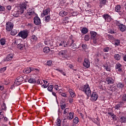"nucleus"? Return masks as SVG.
<instances>
[{"label": "nucleus", "instance_id": "1", "mask_svg": "<svg viewBox=\"0 0 126 126\" xmlns=\"http://www.w3.org/2000/svg\"><path fill=\"white\" fill-rule=\"evenodd\" d=\"M59 56L64 60H70V54L66 50H63L59 52Z\"/></svg>", "mask_w": 126, "mask_h": 126}, {"label": "nucleus", "instance_id": "2", "mask_svg": "<svg viewBox=\"0 0 126 126\" xmlns=\"http://www.w3.org/2000/svg\"><path fill=\"white\" fill-rule=\"evenodd\" d=\"M81 90L84 92L88 96L91 95V90H90V87H89V84H86L83 87L81 88Z\"/></svg>", "mask_w": 126, "mask_h": 126}, {"label": "nucleus", "instance_id": "3", "mask_svg": "<svg viewBox=\"0 0 126 126\" xmlns=\"http://www.w3.org/2000/svg\"><path fill=\"white\" fill-rule=\"evenodd\" d=\"M28 33L26 30L22 31L18 33V36L21 37L22 39H26L28 37Z\"/></svg>", "mask_w": 126, "mask_h": 126}, {"label": "nucleus", "instance_id": "4", "mask_svg": "<svg viewBox=\"0 0 126 126\" xmlns=\"http://www.w3.org/2000/svg\"><path fill=\"white\" fill-rule=\"evenodd\" d=\"M90 34L91 35V39L93 40L94 44L97 43V32L94 31H91Z\"/></svg>", "mask_w": 126, "mask_h": 126}, {"label": "nucleus", "instance_id": "5", "mask_svg": "<svg viewBox=\"0 0 126 126\" xmlns=\"http://www.w3.org/2000/svg\"><path fill=\"white\" fill-rule=\"evenodd\" d=\"M13 29V23L11 22H8L6 24V30L8 32H10Z\"/></svg>", "mask_w": 126, "mask_h": 126}, {"label": "nucleus", "instance_id": "6", "mask_svg": "<svg viewBox=\"0 0 126 126\" xmlns=\"http://www.w3.org/2000/svg\"><path fill=\"white\" fill-rule=\"evenodd\" d=\"M27 7V3L25 2H23L20 5V13L21 14L24 12V9H26Z\"/></svg>", "mask_w": 126, "mask_h": 126}, {"label": "nucleus", "instance_id": "7", "mask_svg": "<svg viewBox=\"0 0 126 126\" xmlns=\"http://www.w3.org/2000/svg\"><path fill=\"white\" fill-rule=\"evenodd\" d=\"M115 10L116 12H118L120 15H122L123 12H124V10L122 9L120 5L116 6Z\"/></svg>", "mask_w": 126, "mask_h": 126}, {"label": "nucleus", "instance_id": "8", "mask_svg": "<svg viewBox=\"0 0 126 126\" xmlns=\"http://www.w3.org/2000/svg\"><path fill=\"white\" fill-rule=\"evenodd\" d=\"M116 71L122 72L123 71V66L120 63H117L115 66Z\"/></svg>", "mask_w": 126, "mask_h": 126}, {"label": "nucleus", "instance_id": "9", "mask_svg": "<svg viewBox=\"0 0 126 126\" xmlns=\"http://www.w3.org/2000/svg\"><path fill=\"white\" fill-rule=\"evenodd\" d=\"M102 16L106 22H110L112 20V17L108 14H104Z\"/></svg>", "mask_w": 126, "mask_h": 126}, {"label": "nucleus", "instance_id": "10", "mask_svg": "<svg viewBox=\"0 0 126 126\" xmlns=\"http://www.w3.org/2000/svg\"><path fill=\"white\" fill-rule=\"evenodd\" d=\"M83 65L85 67H87V68L90 67V62L89 61V59L87 58L85 59Z\"/></svg>", "mask_w": 126, "mask_h": 126}, {"label": "nucleus", "instance_id": "11", "mask_svg": "<svg viewBox=\"0 0 126 126\" xmlns=\"http://www.w3.org/2000/svg\"><path fill=\"white\" fill-rule=\"evenodd\" d=\"M33 20L34 23L35 24V25H40V24H41V20L38 17H35L33 19Z\"/></svg>", "mask_w": 126, "mask_h": 126}, {"label": "nucleus", "instance_id": "12", "mask_svg": "<svg viewBox=\"0 0 126 126\" xmlns=\"http://www.w3.org/2000/svg\"><path fill=\"white\" fill-rule=\"evenodd\" d=\"M12 59H13V54H8L6 58L3 60V62H9V61H11Z\"/></svg>", "mask_w": 126, "mask_h": 126}, {"label": "nucleus", "instance_id": "13", "mask_svg": "<svg viewBox=\"0 0 126 126\" xmlns=\"http://www.w3.org/2000/svg\"><path fill=\"white\" fill-rule=\"evenodd\" d=\"M22 81H23V77H18L17 78V80L15 82V84H16L17 85H20Z\"/></svg>", "mask_w": 126, "mask_h": 126}, {"label": "nucleus", "instance_id": "14", "mask_svg": "<svg viewBox=\"0 0 126 126\" xmlns=\"http://www.w3.org/2000/svg\"><path fill=\"white\" fill-rule=\"evenodd\" d=\"M50 11H51V9L50 8H47L45 10H43V13H41L42 17H44L45 15H48V14L50 13Z\"/></svg>", "mask_w": 126, "mask_h": 126}, {"label": "nucleus", "instance_id": "15", "mask_svg": "<svg viewBox=\"0 0 126 126\" xmlns=\"http://www.w3.org/2000/svg\"><path fill=\"white\" fill-rule=\"evenodd\" d=\"M98 99V94L96 93H93L91 95V100L92 101H96Z\"/></svg>", "mask_w": 126, "mask_h": 126}, {"label": "nucleus", "instance_id": "16", "mask_svg": "<svg viewBox=\"0 0 126 126\" xmlns=\"http://www.w3.org/2000/svg\"><path fill=\"white\" fill-rule=\"evenodd\" d=\"M106 81L107 84H114V79L111 77H108L107 78H106Z\"/></svg>", "mask_w": 126, "mask_h": 126}, {"label": "nucleus", "instance_id": "17", "mask_svg": "<svg viewBox=\"0 0 126 126\" xmlns=\"http://www.w3.org/2000/svg\"><path fill=\"white\" fill-rule=\"evenodd\" d=\"M59 15L62 16V17H64V16H66V15H67V12L64 10L61 11L59 13Z\"/></svg>", "mask_w": 126, "mask_h": 126}, {"label": "nucleus", "instance_id": "18", "mask_svg": "<svg viewBox=\"0 0 126 126\" xmlns=\"http://www.w3.org/2000/svg\"><path fill=\"white\" fill-rule=\"evenodd\" d=\"M68 19L69 18L68 17H65L63 18V21L62 22V24H63V25H65L66 23H68V22H69V21H68Z\"/></svg>", "mask_w": 126, "mask_h": 126}, {"label": "nucleus", "instance_id": "19", "mask_svg": "<svg viewBox=\"0 0 126 126\" xmlns=\"http://www.w3.org/2000/svg\"><path fill=\"white\" fill-rule=\"evenodd\" d=\"M69 93L72 98H74V97H75V93H74V91H73V90H72L71 89H69Z\"/></svg>", "mask_w": 126, "mask_h": 126}, {"label": "nucleus", "instance_id": "20", "mask_svg": "<svg viewBox=\"0 0 126 126\" xmlns=\"http://www.w3.org/2000/svg\"><path fill=\"white\" fill-rule=\"evenodd\" d=\"M119 28L122 32H125L126 31V26L124 24H121Z\"/></svg>", "mask_w": 126, "mask_h": 126}, {"label": "nucleus", "instance_id": "21", "mask_svg": "<svg viewBox=\"0 0 126 126\" xmlns=\"http://www.w3.org/2000/svg\"><path fill=\"white\" fill-rule=\"evenodd\" d=\"M19 12H20V11H13L12 13L14 17H18L19 16Z\"/></svg>", "mask_w": 126, "mask_h": 126}, {"label": "nucleus", "instance_id": "22", "mask_svg": "<svg viewBox=\"0 0 126 126\" xmlns=\"http://www.w3.org/2000/svg\"><path fill=\"white\" fill-rule=\"evenodd\" d=\"M123 104H124V103L123 102L119 103L117 104L116 105H115V106L114 107L115 110H119V109H120V108H121V107L123 106Z\"/></svg>", "mask_w": 126, "mask_h": 126}, {"label": "nucleus", "instance_id": "23", "mask_svg": "<svg viewBox=\"0 0 126 126\" xmlns=\"http://www.w3.org/2000/svg\"><path fill=\"white\" fill-rule=\"evenodd\" d=\"M124 84L123 83L119 82L117 84V87L118 89H121L123 90V88H124Z\"/></svg>", "mask_w": 126, "mask_h": 126}, {"label": "nucleus", "instance_id": "24", "mask_svg": "<svg viewBox=\"0 0 126 126\" xmlns=\"http://www.w3.org/2000/svg\"><path fill=\"white\" fill-rule=\"evenodd\" d=\"M24 73H30L31 72V69L30 67L26 68L23 70Z\"/></svg>", "mask_w": 126, "mask_h": 126}, {"label": "nucleus", "instance_id": "25", "mask_svg": "<svg viewBox=\"0 0 126 126\" xmlns=\"http://www.w3.org/2000/svg\"><path fill=\"white\" fill-rule=\"evenodd\" d=\"M69 42L71 43L70 47H71V48H73V47L75 48V47H76V45L73 43H74V40H73L72 38L69 39Z\"/></svg>", "mask_w": 126, "mask_h": 126}, {"label": "nucleus", "instance_id": "26", "mask_svg": "<svg viewBox=\"0 0 126 126\" xmlns=\"http://www.w3.org/2000/svg\"><path fill=\"white\" fill-rule=\"evenodd\" d=\"M59 46H62V47H64V48H66V47H67V44H66V42L64 41H62L59 44Z\"/></svg>", "mask_w": 126, "mask_h": 126}, {"label": "nucleus", "instance_id": "27", "mask_svg": "<svg viewBox=\"0 0 126 126\" xmlns=\"http://www.w3.org/2000/svg\"><path fill=\"white\" fill-rule=\"evenodd\" d=\"M104 68L107 71H111V64H109L108 65H105Z\"/></svg>", "mask_w": 126, "mask_h": 126}, {"label": "nucleus", "instance_id": "28", "mask_svg": "<svg viewBox=\"0 0 126 126\" xmlns=\"http://www.w3.org/2000/svg\"><path fill=\"white\" fill-rule=\"evenodd\" d=\"M53 88L54 89H56V91H58V90H61L62 89V87L59 86V85L56 84L53 86Z\"/></svg>", "mask_w": 126, "mask_h": 126}, {"label": "nucleus", "instance_id": "29", "mask_svg": "<svg viewBox=\"0 0 126 126\" xmlns=\"http://www.w3.org/2000/svg\"><path fill=\"white\" fill-rule=\"evenodd\" d=\"M114 59L116 61H120L121 60V55L119 54H115L114 55Z\"/></svg>", "mask_w": 126, "mask_h": 126}, {"label": "nucleus", "instance_id": "30", "mask_svg": "<svg viewBox=\"0 0 126 126\" xmlns=\"http://www.w3.org/2000/svg\"><path fill=\"white\" fill-rule=\"evenodd\" d=\"M120 121L121 123H126V117H124V116L121 117L120 118Z\"/></svg>", "mask_w": 126, "mask_h": 126}, {"label": "nucleus", "instance_id": "31", "mask_svg": "<svg viewBox=\"0 0 126 126\" xmlns=\"http://www.w3.org/2000/svg\"><path fill=\"white\" fill-rule=\"evenodd\" d=\"M17 34V30H13L11 32V35L12 36H15Z\"/></svg>", "mask_w": 126, "mask_h": 126}, {"label": "nucleus", "instance_id": "32", "mask_svg": "<svg viewBox=\"0 0 126 126\" xmlns=\"http://www.w3.org/2000/svg\"><path fill=\"white\" fill-rule=\"evenodd\" d=\"M73 124H75V125H77V124L78 123H79V119H78V118L77 117H75L74 119H73Z\"/></svg>", "mask_w": 126, "mask_h": 126}, {"label": "nucleus", "instance_id": "33", "mask_svg": "<svg viewBox=\"0 0 126 126\" xmlns=\"http://www.w3.org/2000/svg\"><path fill=\"white\" fill-rule=\"evenodd\" d=\"M28 81L30 83H36V80L32 78H31L30 79H29Z\"/></svg>", "mask_w": 126, "mask_h": 126}, {"label": "nucleus", "instance_id": "34", "mask_svg": "<svg viewBox=\"0 0 126 126\" xmlns=\"http://www.w3.org/2000/svg\"><path fill=\"white\" fill-rule=\"evenodd\" d=\"M74 115V113H70L68 117V120H72L73 119V116Z\"/></svg>", "mask_w": 126, "mask_h": 126}, {"label": "nucleus", "instance_id": "35", "mask_svg": "<svg viewBox=\"0 0 126 126\" xmlns=\"http://www.w3.org/2000/svg\"><path fill=\"white\" fill-rule=\"evenodd\" d=\"M108 115H109V116L111 117L113 120H115V119H116V115H115L114 113L111 112H108Z\"/></svg>", "mask_w": 126, "mask_h": 126}, {"label": "nucleus", "instance_id": "36", "mask_svg": "<svg viewBox=\"0 0 126 126\" xmlns=\"http://www.w3.org/2000/svg\"><path fill=\"white\" fill-rule=\"evenodd\" d=\"M88 32V30H87V28H84L82 30V33L83 34H86Z\"/></svg>", "mask_w": 126, "mask_h": 126}, {"label": "nucleus", "instance_id": "37", "mask_svg": "<svg viewBox=\"0 0 126 126\" xmlns=\"http://www.w3.org/2000/svg\"><path fill=\"white\" fill-rule=\"evenodd\" d=\"M28 14L31 16H34V15H35V14H36V13H35V12L34 11H31L28 12Z\"/></svg>", "mask_w": 126, "mask_h": 126}, {"label": "nucleus", "instance_id": "38", "mask_svg": "<svg viewBox=\"0 0 126 126\" xmlns=\"http://www.w3.org/2000/svg\"><path fill=\"white\" fill-rule=\"evenodd\" d=\"M0 110L2 111V110H6V106H5V104L3 103L1 105V108Z\"/></svg>", "mask_w": 126, "mask_h": 126}, {"label": "nucleus", "instance_id": "39", "mask_svg": "<svg viewBox=\"0 0 126 126\" xmlns=\"http://www.w3.org/2000/svg\"><path fill=\"white\" fill-rule=\"evenodd\" d=\"M43 50L44 53H45V54H48V53H49V52H50V49L48 48H43Z\"/></svg>", "mask_w": 126, "mask_h": 126}, {"label": "nucleus", "instance_id": "40", "mask_svg": "<svg viewBox=\"0 0 126 126\" xmlns=\"http://www.w3.org/2000/svg\"><path fill=\"white\" fill-rule=\"evenodd\" d=\"M4 117V116H3V112H2V111H1L0 108V120H2Z\"/></svg>", "mask_w": 126, "mask_h": 126}, {"label": "nucleus", "instance_id": "41", "mask_svg": "<svg viewBox=\"0 0 126 126\" xmlns=\"http://www.w3.org/2000/svg\"><path fill=\"white\" fill-rule=\"evenodd\" d=\"M0 43L1 45H3L5 44V39L2 38L0 40Z\"/></svg>", "mask_w": 126, "mask_h": 126}, {"label": "nucleus", "instance_id": "42", "mask_svg": "<svg viewBox=\"0 0 126 126\" xmlns=\"http://www.w3.org/2000/svg\"><path fill=\"white\" fill-rule=\"evenodd\" d=\"M45 18V21H46V22H49V21H50V19H51V17H50V16H46Z\"/></svg>", "mask_w": 126, "mask_h": 126}, {"label": "nucleus", "instance_id": "43", "mask_svg": "<svg viewBox=\"0 0 126 126\" xmlns=\"http://www.w3.org/2000/svg\"><path fill=\"white\" fill-rule=\"evenodd\" d=\"M53 88H54V87H53V85H50L48 87L47 90H48V91H50V92H52V91H53Z\"/></svg>", "mask_w": 126, "mask_h": 126}, {"label": "nucleus", "instance_id": "44", "mask_svg": "<svg viewBox=\"0 0 126 126\" xmlns=\"http://www.w3.org/2000/svg\"><path fill=\"white\" fill-rule=\"evenodd\" d=\"M56 125L57 126H61V120L60 119H57L56 122Z\"/></svg>", "mask_w": 126, "mask_h": 126}, {"label": "nucleus", "instance_id": "45", "mask_svg": "<svg viewBox=\"0 0 126 126\" xmlns=\"http://www.w3.org/2000/svg\"><path fill=\"white\" fill-rule=\"evenodd\" d=\"M6 70V67H3V68H1L0 69V72L2 73V72H4Z\"/></svg>", "mask_w": 126, "mask_h": 126}, {"label": "nucleus", "instance_id": "46", "mask_svg": "<svg viewBox=\"0 0 126 126\" xmlns=\"http://www.w3.org/2000/svg\"><path fill=\"white\" fill-rule=\"evenodd\" d=\"M120 43H121V42H120V40H119V39H117L115 41V45H116V46H119V45L120 44Z\"/></svg>", "mask_w": 126, "mask_h": 126}, {"label": "nucleus", "instance_id": "47", "mask_svg": "<svg viewBox=\"0 0 126 126\" xmlns=\"http://www.w3.org/2000/svg\"><path fill=\"white\" fill-rule=\"evenodd\" d=\"M37 77V75L36 74H32L31 75V78H33V79H35Z\"/></svg>", "mask_w": 126, "mask_h": 126}, {"label": "nucleus", "instance_id": "48", "mask_svg": "<svg viewBox=\"0 0 126 126\" xmlns=\"http://www.w3.org/2000/svg\"><path fill=\"white\" fill-rule=\"evenodd\" d=\"M32 40H33V41H36L37 40V37L35 35H32L31 37Z\"/></svg>", "mask_w": 126, "mask_h": 126}, {"label": "nucleus", "instance_id": "49", "mask_svg": "<svg viewBox=\"0 0 126 126\" xmlns=\"http://www.w3.org/2000/svg\"><path fill=\"white\" fill-rule=\"evenodd\" d=\"M84 39H85V41H89V35H86L85 36Z\"/></svg>", "mask_w": 126, "mask_h": 126}, {"label": "nucleus", "instance_id": "50", "mask_svg": "<svg viewBox=\"0 0 126 126\" xmlns=\"http://www.w3.org/2000/svg\"><path fill=\"white\" fill-rule=\"evenodd\" d=\"M122 100L123 101L126 102V94H125L123 95Z\"/></svg>", "mask_w": 126, "mask_h": 126}, {"label": "nucleus", "instance_id": "51", "mask_svg": "<svg viewBox=\"0 0 126 126\" xmlns=\"http://www.w3.org/2000/svg\"><path fill=\"white\" fill-rule=\"evenodd\" d=\"M4 9H5V8L4 6L0 5V11H3Z\"/></svg>", "mask_w": 126, "mask_h": 126}, {"label": "nucleus", "instance_id": "52", "mask_svg": "<svg viewBox=\"0 0 126 126\" xmlns=\"http://www.w3.org/2000/svg\"><path fill=\"white\" fill-rule=\"evenodd\" d=\"M47 64L49 66H50V65H52V61L51 60L48 61L47 63Z\"/></svg>", "mask_w": 126, "mask_h": 126}, {"label": "nucleus", "instance_id": "53", "mask_svg": "<svg viewBox=\"0 0 126 126\" xmlns=\"http://www.w3.org/2000/svg\"><path fill=\"white\" fill-rule=\"evenodd\" d=\"M36 82L37 84H40V85H41L42 83H43V82H42V80L40 79L37 80Z\"/></svg>", "mask_w": 126, "mask_h": 126}, {"label": "nucleus", "instance_id": "54", "mask_svg": "<svg viewBox=\"0 0 126 126\" xmlns=\"http://www.w3.org/2000/svg\"><path fill=\"white\" fill-rule=\"evenodd\" d=\"M92 121H93V122H94V123L95 124H96L97 122H99V119L97 118L96 119V120H94V119H92Z\"/></svg>", "mask_w": 126, "mask_h": 126}, {"label": "nucleus", "instance_id": "55", "mask_svg": "<svg viewBox=\"0 0 126 126\" xmlns=\"http://www.w3.org/2000/svg\"><path fill=\"white\" fill-rule=\"evenodd\" d=\"M61 109L62 110H63V109H65V107H66L65 104H63L61 105Z\"/></svg>", "mask_w": 126, "mask_h": 126}, {"label": "nucleus", "instance_id": "56", "mask_svg": "<svg viewBox=\"0 0 126 126\" xmlns=\"http://www.w3.org/2000/svg\"><path fill=\"white\" fill-rule=\"evenodd\" d=\"M69 111V109L68 108H66L64 110V114H67V113H68V111Z\"/></svg>", "mask_w": 126, "mask_h": 126}, {"label": "nucleus", "instance_id": "57", "mask_svg": "<svg viewBox=\"0 0 126 126\" xmlns=\"http://www.w3.org/2000/svg\"><path fill=\"white\" fill-rule=\"evenodd\" d=\"M109 48H104V49H103V51H104V52H106V53H107L108 51H109Z\"/></svg>", "mask_w": 126, "mask_h": 126}, {"label": "nucleus", "instance_id": "58", "mask_svg": "<svg viewBox=\"0 0 126 126\" xmlns=\"http://www.w3.org/2000/svg\"><path fill=\"white\" fill-rule=\"evenodd\" d=\"M115 24H116V25H117V26H118L119 27L120 26H121V25H122V24L120 23V22H118V21H116V22H115Z\"/></svg>", "mask_w": 126, "mask_h": 126}, {"label": "nucleus", "instance_id": "59", "mask_svg": "<svg viewBox=\"0 0 126 126\" xmlns=\"http://www.w3.org/2000/svg\"><path fill=\"white\" fill-rule=\"evenodd\" d=\"M101 4H106V0H102L100 1Z\"/></svg>", "mask_w": 126, "mask_h": 126}, {"label": "nucleus", "instance_id": "60", "mask_svg": "<svg viewBox=\"0 0 126 126\" xmlns=\"http://www.w3.org/2000/svg\"><path fill=\"white\" fill-rule=\"evenodd\" d=\"M61 96L65 98L66 97V94L65 93H62L61 94Z\"/></svg>", "mask_w": 126, "mask_h": 126}, {"label": "nucleus", "instance_id": "61", "mask_svg": "<svg viewBox=\"0 0 126 126\" xmlns=\"http://www.w3.org/2000/svg\"><path fill=\"white\" fill-rule=\"evenodd\" d=\"M108 37L109 39H110L111 40L114 39V37H113L112 35H108Z\"/></svg>", "mask_w": 126, "mask_h": 126}, {"label": "nucleus", "instance_id": "62", "mask_svg": "<svg viewBox=\"0 0 126 126\" xmlns=\"http://www.w3.org/2000/svg\"><path fill=\"white\" fill-rule=\"evenodd\" d=\"M6 8L8 10H11V6L8 5L7 6Z\"/></svg>", "mask_w": 126, "mask_h": 126}, {"label": "nucleus", "instance_id": "63", "mask_svg": "<svg viewBox=\"0 0 126 126\" xmlns=\"http://www.w3.org/2000/svg\"><path fill=\"white\" fill-rule=\"evenodd\" d=\"M69 102L71 104V103L73 102V98H69Z\"/></svg>", "mask_w": 126, "mask_h": 126}, {"label": "nucleus", "instance_id": "64", "mask_svg": "<svg viewBox=\"0 0 126 126\" xmlns=\"http://www.w3.org/2000/svg\"><path fill=\"white\" fill-rule=\"evenodd\" d=\"M60 72H61L63 75L65 76V73H64L63 70H60Z\"/></svg>", "mask_w": 126, "mask_h": 126}]
</instances>
